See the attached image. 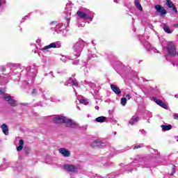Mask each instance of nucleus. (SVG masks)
Instances as JSON below:
<instances>
[{
	"label": "nucleus",
	"instance_id": "f257e3e1",
	"mask_svg": "<svg viewBox=\"0 0 178 178\" xmlns=\"http://www.w3.org/2000/svg\"><path fill=\"white\" fill-rule=\"evenodd\" d=\"M6 66L10 69V72L8 74L7 76H3L0 75V84L1 86H4V84H8L9 83V79H12L13 76H17L19 74V71L17 70L20 69L21 76L23 74H26V79L23 82L22 87L29 90V88H31V86L34 84V81L35 80V77L37 76V73H38V70L37 67L28 66L25 70L24 67L20 63H7Z\"/></svg>",
	"mask_w": 178,
	"mask_h": 178
},
{
	"label": "nucleus",
	"instance_id": "f03ea898",
	"mask_svg": "<svg viewBox=\"0 0 178 178\" xmlns=\"http://www.w3.org/2000/svg\"><path fill=\"white\" fill-rule=\"evenodd\" d=\"M134 166H142V168H152V159H150L149 157H141L138 156L129 164V165H124V169H127L126 172H133V170H137L136 168H133Z\"/></svg>",
	"mask_w": 178,
	"mask_h": 178
},
{
	"label": "nucleus",
	"instance_id": "7ed1b4c3",
	"mask_svg": "<svg viewBox=\"0 0 178 178\" xmlns=\"http://www.w3.org/2000/svg\"><path fill=\"white\" fill-rule=\"evenodd\" d=\"M69 23H70V11L68 12L67 16L65 17L63 22H51L50 29L57 34H62L63 37H66V34L64 33L66 28L69 27Z\"/></svg>",
	"mask_w": 178,
	"mask_h": 178
},
{
	"label": "nucleus",
	"instance_id": "20e7f679",
	"mask_svg": "<svg viewBox=\"0 0 178 178\" xmlns=\"http://www.w3.org/2000/svg\"><path fill=\"white\" fill-rule=\"evenodd\" d=\"M84 47H86V42H84L81 38H79L73 46L74 55L76 58H79V56H80Z\"/></svg>",
	"mask_w": 178,
	"mask_h": 178
},
{
	"label": "nucleus",
	"instance_id": "39448f33",
	"mask_svg": "<svg viewBox=\"0 0 178 178\" xmlns=\"http://www.w3.org/2000/svg\"><path fill=\"white\" fill-rule=\"evenodd\" d=\"M76 15L80 19L90 20V22H92V19H94V16H95V13L88 10L86 12L79 10L76 12Z\"/></svg>",
	"mask_w": 178,
	"mask_h": 178
},
{
	"label": "nucleus",
	"instance_id": "423d86ee",
	"mask_svg": "<svg viewBox=\"0 0 178 178\" xmlns=\"http://www.w3.org/2000/svg\"><path fill=\"white\" fill-rule=\"evenodd\" d=\"M63 124L65 127H71V129H77L79 127V124L76 121L67 117H65Z\"/></svg>",
	"mask_w": 178,
	"mask_h": 178
},
{
	"label": "nucleus",
	"instance_id": "0eeeda50",
	"mask_svg": "<svg viewBox=\"0 0 178 178\" xmlns=\"http://www.w3.org/2000/svg\"><path fill=\"white\" fill-rule=\"evenodd\" d=\"M62 47V43L59 41L52 42L47 46H44L41 49L42 52H48V49H51V48H60Z\"/></svg>",
	"mask_w": 178,
	"mask_h": 178
},
{
	"label": "nucleus",
	"instance_id": "6e6552de",
	"mask_svg": "<svg viewBox=\"0 0 178 178\" xmlns=\"http://www.w3.org/2000/svg\"><path fill=\"white\" fill-rule=\"evenodd\" d=\"M167 52L168 55H170V56H176L177 55L176 47H175V44H173V43L170 42L168 44Z\"/></svg>",
	"mask_w": 178,
	"mask_h": 178
},
{
	"label": "nucleus",
	"instance_id": "1a4fd4ad",
	"mask_svg": "<svg viewBox=\"0 0 178 178\" xmlns=\"http://www.w3.org/2000/svg\"><path fill=\"white\" fill-rule=\"evenodd\" d=\"M123 172H124V169H121L120 171H116V172L108 174L106 175V177L99 176L97 177L98 178H106V177H108V178H116V177H118L119 176H120V175H122Z\"/></svg>",
	"mask_w": 178,
	"mask_h": 178
},
{
	"label": "nucleus",
	"instance_id": "9d476101",
	"mask_svg": "<svg viewBox=\"0 0 178 178\" xmlns=\"http://www.w3.org/2000/svg\"><path fill=\"white\" fill-rule=\"evenodd\" d=\"M104 145H105V143L99 139L93 140L90 143V146L92 147V148H104Z\"/></svg>",
	"mask_w": 178,
	"mask_h": 178
},
{
	"label": "nucleus",
	"instance_id": "9b49d317",
	"mask_svg": "<svg viewBox=\"0 0 178 178\" xmlns=\"http://www.w3.org/2000/svg\"><path fill=\"white\" fill-rule=\"evenodd\" d=\"M63 169L70 173H74V172L77 171V167L73 164H65Z\"/></svg>",
	"mask_w": 178,
	"mask_h": 178
},
{
	"label": "nucleus",
	"instance_id": "f8f14e48",
	"mask_svg": "<svg viewBox=\"0 0 178 178\" xmlns=\"http://www.w3.org/2000/svg\"><path fill=\"white\" fill-rule=\"evenodd\" d=\"M65 86H67L68 87H79V82L75 78H69V79L65 82Z\"/></svg>",
	"mask_w": 178,
	"mask_h": 178
},
{
	"label": "nucleus",
	"instance_id": "ddd939ff",
	"mask_svg": "<svg viewBox=\"0 0 178 178\" xmlns=\"http://www.w3.org/2000/svg\"><path fill=\"white\" fill-rule=\"evenodd\" d=\"M138 38L140 42H142V44L145 47V48H146L147 51H149L151 48V44H149V42L147 41V40H145V37L144 35H139Z\"/></svg>",
	"mask_w": 178,
	"mask_h": 178
},
{
	"label": "nucleus",
	"instance_id": "4468645a",
	"mask_svg": "<svg viewBox=\"0 0 178 178\" xmlns=\"http://www.w3.org/2000/svg\"><path fill=\"white\" fill-rule=\"evenodd\" d=\"M152 101H154V102L159 105V106L163 108V109H168V105H166L165 103L163 102L162 100L156 98V97H153Z\"/></svg>",
	"mask_w": 178,
	"mask_h": 178
},
{
	"label": "nucleus",
	"instance_id": "2eb2a0df",
	"mask_svg": "<svg viewBox=\"0 0 178 178\" xmlns=\"http://www.w3.org/2000/svg\"><path fill=\"white\" fill-rule=\"evenodd\" d=\"M65 118V116L60 115H55V117L53 118V122L56 124H61V123H63Z\"/></svg>",
	"mask_w": 178,
	"mask_h": 178
},
{
	"label": "nucleus",
	"instance_id": "dca6fc26",
	"mask_svg": "<svg viewBox=\"0 0 178 178\" xmlns=\"http://www.w3.org/2000/svg\"><path fill=\"white\" fill-rule=\"evenodd\" d=\"M40 94L43 99H46V101L49 99L51 93L47 89L42 88V89H40Z\"/></svg>",
	"mask_w": 178,
	"mask_h": 178
},
{
	"label": "nucleus",
	"instance_id": "f3484780",
	"mask_svg": "<svg viewBox=\"0 0 178 178\" xmlns=\"http://www.w3.org/2000/svg\"><path fill=\"white\" fill-rule=\"evenodd\" d=\"M4 99H6V101H7L9 104V105H10L11 106H16V105H17V103H16L15 100L13 99V98H12V97H10V95H5L3 97Z\"/></svg>",
	"mask_w": 178,
	"mask_h": 178
},
{
	"label": "nucleus",
	"instance_id": "a211bd4d",
	"mask_svg": "<svg viewBox=\"0 0 178 178\" xmlns=\"http://www.w3.org/2000/svg\"><path fill=\"white\" fill-rule=\"evenodd\" d=\"M42 88L40 85H36L33 87L32 90L31 91V95L36 96L38 94V91L40 93Z\"/></svg>",
	"mask_w": 178,
	"mask_h": 178
},
{
	"label": "nucleus",
	"instance_id": "6ab92c4d",
	"mask_svg": "<svg viewBox=\"0 0 178 178\" xmlns=\"http://www.w3.org/2000/svg\"><path fill=\"white\" fill-rule=\"evenodd\" d=\"M155 9L158 13H160L161 16H163V15H166L168 13L166 12V10H165V8L162 7L161 5H156L155 6Z\"/></svg>",
	"mask_w": 178,
	"mask_h": 178
},
{
	"label": "nucleus",
	"instance_id": "aec40b11",
	"mask_svg": "<svg viewBox=\"0 0 178 178\" xmlns=\"http://www.w3.org/2000/svg\"><path fill=\"white\" fill-rule=\"evenodd\" d=\"M59 152L65 158H69V156H70V151L67 150V149L66 148H64V147L60 148Z\"/></svg>",
	"mask_w": 178,
	"mask_h": 178
},
{
	"label": "nucleus",
	"instance_id": "412c9836",
	"mask_svg": "<svg viewBox=\"0 0 178 178\" xmlns=\"http://www.w3.org/2000/svg\"><path fill=\"white\" fill-rule=\"evenodd\" d=\"M73 6V3L72 1H69L65 6V16H67L69 15V12H70V19H72V8Z\"/></svg>",
	"mask_w": 178,
	"mask_h": 178
},
{
	"label": "nucleus",
	"instance_id": "4be33fe9",
	"mask_svg": "<svg viewBox=\"0 0 178 178\" xmlns=\"http://www.w3.org/2000/svg\"><path fill=\"white\" fill-rule=\"evenodd\" d=\"M111 88L117 95H120V94H122V90H120V88H119L118 86L111 84Z\"/></svg>",
	"mask_w": 178,
	"mask_h": 178
},
{
	"label": "nucleus",
	"instance_id": "5701e85b",
	"mask_svg": "<svg viewBox=\"0 0 178 178\" xmlns=\"http://www.w3.org/2000/svg\"><path fill=\"white\" fill-rule=\"evenodd\" d=\"M1 129L5 136H8V134H9V129L8 128V125H6V124H1Z\"/></svg>",
	"mask_w": 178,
	"mask_h": 178
},
{
	"label": "nucleus",
	"instance_id": "b1692460",
	"mask_svg": "<svg viewBox=\"0 0 178 178\" xmlns=\"http://www.w3.org/2000/svg\"><path fill=\"white\" fill-rule=\"evenodd\" d=\"M134 5L135 7L136 8V9H138V10L139 12H143V6H141V3H140V0H134Z\"/></svg>",
	"mask_w": 178,
	"mask_h": 178
},
{
	"label": "nucleus",
	"instance_id": "393cba45",
	"mask_svg": "<svg viewBox=\"0 0 178 178\" xmlns=\"http://www.w3.org/2000/svg\"><path fill=\"white\" fill-rule=\"evenodd\" d=\"M138 120H140V118L138 116H133L129 121V123L133 126V124H136Z\"/></svg>",
	"mask_w": 178,
	"mask_h": 178
},
{
	"label": "nucleus",
	"instance_id": "a878e982",
	"mask_svg": "<svg viewBox=\"0 0 178 178\" xmlns=\"http://www.w3.org/2000/svg\"><path fill=\"white\" fill-rule=\"evenodd\" d=\"M95 122H97V123H104V122H106V117L99 116L95 119Z\"/></svg>",
	"mask_w": 178,
	"mask_h": 178
},
{
	"label": "nucleus",
	"instance_id": "bb28decb",
	"mask_svg": "<svg viewBox=\"0 0 178 178\" xmlns=\"http://www.w3.org/2000/svg\"><path fill=\"white\" fill-rule=\"evenodd\" d=\"M8 168H10V163H4L0 165V172L1 170H6Z\"/></svg>",
	"mask_w": 178,
	"mask_h": 178
},
{
	"label": "nucleus",
	"instance_id": "cd10ccee",
	"mask_svg": "<svg viewBox=\"0 0 178 178\" xmlns=\"http://www.w3.org/2000/svg\"><path fill=\"white\" fill-rule=\"evenodd\" d=\"M163 29L165 33H167L168 34H172V31H170V28L169 27L168 24H163Z\"/></svg>",
	"mask_w": 178,
	"mask_h": 178
},
{
	"label": "nucleus",
	"instance_id": "c85d7f7f",
	"mask_svg": "<svg viewBox=\"0 0 178 178\" xmlns=\"http://www.w3.org/2000/svg\"><path fill=\"white\" fill-rule=\"evenodd\" d=\"M24 145V140L23 139L19 140V146L17 147V150L20 152L23 149V146Z\"/></svg>",
	"mask_w": 178,
	"mask_h": 178
},
{
	"label": "nucleus",
	"instance_id": "c756f323",
	"mask_svg": "<svg viewBox=\"0 0 178 178\" xmlns=\"http://www.w3.org/2000/svg\"><path fill=\"white\" fill-rule=\"evenodd\" d=\"M85 86H88L92 90H95L96 88L95 83L90 81H85Z\"/></svg>",
	"mask_w": 178,
	"mask_h": 178
},
{
	"label": "nucleus",
	"instance_id": "7c9ffc66",
	"mask_svg": "<svg viewBox=\"0 0 178 178\" xmlns=\"http://www.w3.org/2000/svg\"><path fill=\"white\" fill-rule=\"evenodd\" d=\"M161 129L162 130H163V131H168L170 129H172V125L171 124H168V125H161Z\"/></svg>",
	"mask_w": 178,
	"mask_h": 178
},
{
	"label": "nucleus",
	"instance_id": "2f4dec72",
	"mask_svg": "<svg viewBox=\"0 0 178 178\" xmlns=\"http://www.w3.org/2000/svg\"><path fill=\"white\" fill-rule=\"evenodd\" d=\"M166 6L168 8H173L175 6V4L173 2H172V0H166Z\"/></svg>",
	"mask_w": 178,
	"mask_h": 178
},
{
	"label": "nucleus",
	"instance_id": "473e14b6",
	"mask_svg": "<svg viewBox=\"0 0 178 178\" xmlns=\"http://www.w3.org/2000/svg\"><path fill=\"white\" fill-rule=\"evenodd\" d=\"M120 104L122 106H126V104H127V99H126V97L121 98Z\"/></svg>",
	"mask_w": 178,
	"mask_h": 178
},
{
	"label": "nucleus",
	"instance_id": "72a5a7b5",
	"mask_svg": "<svg viewBox=\"0 0 178 178\" xmlns=\"http://www.w3.org/2000/svg\"><path fill=\"white\" fill-rule=\"evenodd\" d=\"M49 99H50L51 102H58V101H59L54 96H50Z\"/></svg>",
	"mask_w": 178,
	"mask_h": 178
},
{
	"label": "nucleus",
	"instance_id": "f704fd0d",
	"mask_svg": "<svg viewBox=\"0 0 178 178\" xmlns=\"http://www.w3.org/2000/svg\"><path fill=\"white\" fill-rule=\"evenodd\" d=\"M143 147H144V144L136 145L134 147V149H138V148H143Z\"/></svg>",
	"mask_w": 178,
	"mask_h": 178
},
{
	"label": "nucleus",
	"instance_id": "c9c22d12",
	"mask_svg": "<svg viewBox=\"0 0 178 178\" xmlns=\"http://www.w3.org/2000/svg\"><path fill=\"white\" fill-rule=\"evenodd\" d=\"M104 166H106V168H109L111 166H113V163L108 161L104 164Z\"/></svg>",
	"mask_w": 178,
	"mask_h": 178
},
{
	"label": "nucleus",
	"instance_id": "e433bc0d",
	"mask_svg": "<svg viewBox=\"0 0 178 178\" xmlns=\"http://www.w3.org/2000/svg\"><path fill=\"white\" fill-rule=\"evenodd\" d=\"M150 52H154V54H158V50L155 47H150L149 50Z\"/></svg>",
	"mask_w": 178,
	"mask_h": 178
},
{
	"label": "nucleus",
	"instance_id": "4c0bfd02",
	"mask_svg": "<svg viewBox=\"0 0 178 178\" xmlns=\"http://www.w3.org/2000/svg\"><path fill=\"white\" fill-rule=\"evenodd\" d=\"M97 57V54H92V51H89V58L91 59V58H95Z\"/></svg>",
	"mask_w": 178,
	"mask_h": 178
},
{
	"label": "nucleus",
	"instance_id": "58836bf2",
	"mask_svg": "<svg viewBox=\"0 0 178 178\" xmlns=\"http://www.w3.org/2000/svg\"><path fill=\"white\" fill-rule=\"evenodd\" d=\"M80 102H81V104H83V105L88 104V100L85 99H81Z\"/></svg>",
	"mask_w": 178,
	"mask_h": 178
},
{
	"label": "nucleus",
	"instance_id": "ea45409f",
	"mask_svg": "<svg viewBox=\"0 0 178 178\" xmlns=\"http://www.w3.org/2000/svg\"><path fill=\"white\" fill-rule=\"evenodd\" d=\"M0 72H6V67L5 65H0Z\"/></svg>",
	"mask_w": 178,
	"mask_h": 178
},
{
	"label": "nucleus",
	"instance_id": "a19ab883",
	"mask_svg": "<svg viewBox=\"0 0 178 178\" xmlns=\"http://www.w3.org/2000/svg\"><path fill=\"white\" fill-rule=\"evenodd\" d=\"M25 154H30V148L29 147H25L24 149Z\"/></svg>",
	"mask_w": 178,
	"mask_h": 178
},
{
	"label": "nucleus",
	"instance_id": "79ce46f5",
	"mask_svg": "<svg viewBox=\"0 0 178 178\" xmlns=\"http://www.w3.org/2000/svg\"><path fill=\"white\" fill-rule=\"evenodd\" d=\"M79 63H80V60H79L72 61V65H79Z\"/></svg>",
	"mask_w": 178,
	"mask_h": 178
},
{
	"label": "nucleus",
	"instance_id": "37998d69",
	"mask_svg": "<svg viewBox=\"0 0 178 178\" xmlns=\"http://www.w3.org/2000/svg\"><path fill=\"white\" fill-rule=\"evenodd\" d=\"M60 60H62V62H64V63H66V62H67V59L66 57H65V56H63V57L60 58Z\"/></svg>",
	"mask_w": 178,
	"mask_h": 178
},
{
	"label": "nucleus",
	"instance_id": "c03bdc74",
	"mask_svg": "<svg viewBox=\"0 0 178 178\" xmlns=\"http://www.w3.org/2000/svg\"><path fill=\"white\" fill-rule=\"evenodd\" d=\"M140 131L143 136H145L147 134V131H145V130L144 129L140 130Z\"/></svg>",
	"mask_w": 178,
	"mask_h": 178
},
{
	"label": "nucleus",
	"instance_id": "a18cd8bd",
	"mask_svg": "<svg viewBox=\"0 0 178 178\" xmlns=\"http://www.w3.org/2000/svg\"><path fill=\"white\" fill-rule=\"evenodd\" d=\"M89 176H90L91 178H95V177H97V174L94 175V174L90 172Z\"/></svg>",
	"mask_w": 178,
	"mask_h": 178
},
{
	"label": "nucleus",
	"instance_id": "49530a36",
	"mask_svg": "<svg viewBox=\"0 0 178 178\" xmlns=\"http://www.w3.org/2000/svg\"><path fill=\"white\" fill-rule=\"evenodd\" d=\"M86 26L85 22H82L81 24H79L78 27H84Z\"/></svg>",
	"mask_w": 178,
	"mask_h": 178
},
{
	"label": "nucleus",
	"instance_id": "de8ad7c7",
	"mask_svg": "<svg viewBox=\"0 0 178 178\" xmlns=\"http://www.w3.org/2000/svg\"><path fill=\"white\" fill-rule=\"evenodd\" d=\"M173 118L174 119H175L176 120H178V113H175L173 115Z\"/></svg>",
	"mask_w": 178,
	"mask_h": 178
},
{
	"label": "nucleus",
	"instance_id": "09e8293b",
	"mask_svg": "<svg viewBox=\"0 0 178 178\" xmlns=\"http://www.w3.org/2000/svg\"><path fill=\"white\" fill-rule=\"evenodd\" d=\"M172 8V10L175 12V13H177V8L174 6Z\"/></svg>",
	"mask_w": 178,
	"mask_h": 178
},
{
	"label": "nucleus",
	"instance_id": "8fccbe9b",
	"mask_svg": "<svg viewBox=\"0 0 178 178\" xmlns=\"http://www.w3.org/2000/svg\"><path fill=\"white\" fill-rule=\"evenodd\" d=\"M29 19V15H26L24 18H22V22H24V20H27Z\"/></svg>",
	"mask_w": 178,
	"mask_h": 178
},
{
	"label": "nucleus",
	"instance_id": "3c124183",
	"mask_svg": "<svg viewBox=\"0 0 178 178\" xmlns=\"http://www.w3.org/2000/svg\"><path fill=\"white\" fill-rule=\"evenodd\" d=\"M2 162H3V163H9V162H6V158H3V159H2Z\"/></svg>",
	"mask_w": 178,
	"mask_h": 178
},
{
	"label": "nucleus",
	"instance_id": "603ef678",
	"mask_svg": "<svg viewBox=\"0 0 178 178\" xmlns=\"http://www.w3.org/2000/svg\"><path fill=\"white\" fill-rule=\"evenodd\" d=\"M3 3H5V0H0V8L2 6Z\"/></svg>",
	"mask_w": 178,
	"mask_h": 178
},
{
	"label": "nucleus",
	"instance_id": "864d4df0",
	"mask_svg": "<svg viewBox=\"0 0 178 178\" xmlns=\"http://www.w3.org/2000/svg\"><path fill=\"white\" fill-rule=\"evenodd\" d=\"M126 98H127L128 99H131V96H130V95H126Z\"/></svg>",
	"mask_w": 178,
	"mask_h": 178
},
{
	"label": "nucleus",
	"instance_id": "5fc2aeb1",
	"mask_svg": "<svg viewBox=\"0 0 178 178\" xmlns=\"http://www.w3.org/2000/svg\"><path fill=\"white\" fill-rule=\"evenodd\" d=\"M31 47H35V48H37V44L35 43H31Z\"/></svg>",
	"mask_w": 178,
	"mask_h": 178
},
{
	"label": "nucleus",
	"instance_id": "6e6d98bb",
	"mask_svg": "<svg viewBox=\"0 0 178 178\" xmlns=\"http://www.w3.org/2000/svg\"><path fill=\"white\" fill-rule=\"evenodd\" d=\"M148 116L149 118H152V113H151L150 112H148Z\"/></svg>",
	"mask_w": 178,
	"mask_h": 178
},
{
	"label": "nucleus",
	"instance_id": "4d7b16f0",
	"mask_svg": "<svg viewBox=\"0 0 178 178\" xmlns=\"http://www.w3.org/2000/svg\"><path fill=\"white\" fill-rule=\"evenodd\" d=\"M36 42L37 44H40V42H41V40L40 39L36 40Z\"/></svg>",
	"mask_w": 178,
	"mask_h": 178
},
{
	"label": "nucleus",
	"instance_id": "13d9d810",
	"mask_svg": "<svg viewBox=\"0 0 178 178\" xmlns=\"http://www.w3.org/2000/svg\"><path fill=\"white\" fill-rule=\"evenodd\" d=\"M92 45H93V47H95V45H97V44H95V42H94V40H92Z\"/></svg>",
	"mask_w": 178,
	"mask_h": 178
},
{
	"label": "nucleus",
	"instance_id": "bf43d9fd",
	"mask_svg": "<svg viewBox=\"0 0 178 178\" xmlns=\"http://www.w3.org/2000/svg\"><path fill=\"white\" fill-rule=\"evenodd\" d=\"M74 90V92L75 93V95H77V92H76V89H74V88H73Z\"/></svg>",
	"mask_w": 178,
	"mask_h": 178
},
{
	"label": "nucleus",
	"instance_id": "052dcab7",
	"mask_svg": "<svg viewBox=\"0 0 178 178\" xmlns=\"http://www.w3.org/2000/svg\"><path fill=\"white\" fill-rule=\"evenodd\" d=\"M154 152L155 155H156V154H158V150L154 149Z\"/></svg>",
	"mask_w": 178,
	"mask_h": 178
},
{
	"label": "nucleus",
	"instance_id": "680f3d73",
	"mask_svg": "<svg viewBox=\"0 0 178 178\" xmlns=\"http://www.w3.org/2000/svg\"><path fill=\"white\" fill-rule=\"evenodd\" d=\"M2 94H3V90H0V95H2Z\"/></svg>",
	"mask_w": 178,
	"mask_h": 178
},
{
	"label": "nucleus",
	"instance_id": "e2e57ef3",
	"mask_svg": "<svg viewBox=\"0 0 178 178\" xmlns=\"http://www.w3.org/2000/svg\"><path fill=\"white\" fill-rule=\"evenodd\" d=\"M81 69H82V70H84V69H87V67L83 66V67H81Z\"/></svg>",
	"mask_w": 178,
	"mask_h": 178
},
{
	"label": "nucleus",
	"instance_id": "0e129e2a",
	"mask_svg": "<svg viewBox=\"0 0 178 178\" xmlns=\"http://www.w3.org/2000/svg\"><path fill=\"white\" fill-rule=\"evenodd\" d=\"M95 108V109H97V111H98L99 109V106H96Z\"/></svg>",
	"mask_w": 178,
	"mask_h": 178
},
{
	"label": "nucleus",
	"instance_id": "69168bd1",
	"mask_svg": "<svg viewBox=\"0 0 178 178\" xmlns=\"http://www.w3.org/2000/svg\"><path fill=\"white\" fill-rule=\"evenodd\" d=\"M49 74H51V76H54V72H50Z\"/></svg>",
	"mask_w": 178,
	"mask_h": 178
},
{
	"label": "nucleus",
	"instance_id": "338daca9",
	"mask_svg": "<svg viewBox=\"0 0 178 178\" xmlns=\"http://www.w3.org/2000/svg\"><path fill=\"white\" fill-rule=\"evenodd\" d=\"M113 2H115V3H118V0H113Z\"/></svg>",
	"mask_w": 178,
	"mask_h": 178
},
{
	"label": "nucleus",
	"instance_id": "774afa93",
	"mask_svg": "<svg viewBox=\"0 0 178 178\" xmlns=\"http://www.w3.org/2000/svg\"><path fill=\"white\" fill-rule=\"evenodd\" d=\"M21 105H24V106H26V105H27V103H22V104H21Z\"/></svg>",
	"mask_w": 178,
	"mask_h": 178
}]
</instances>
